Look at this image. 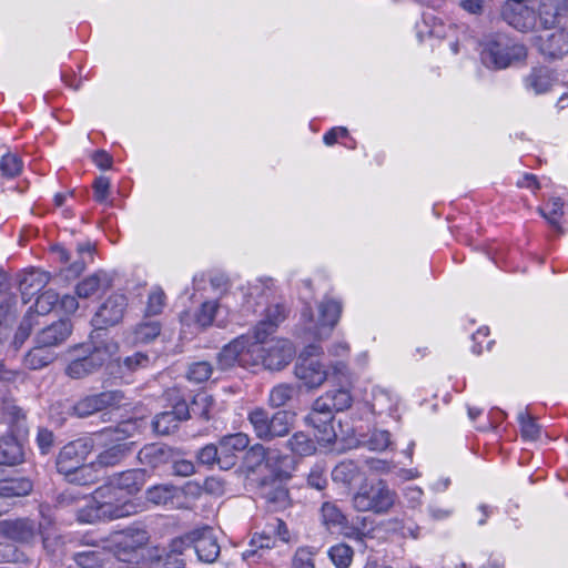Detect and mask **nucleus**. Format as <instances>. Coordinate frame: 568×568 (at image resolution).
Masks as SVG:
<instances>
[{
  "label": "nucleus",
  "mask_w": 568,
  "mask_h": 568,
  "mask_svg": "<svg viewBox=\"0 0 568 568\" xmlns=\"http://www.w3.org/2000/svg\"><path fill=\"white\" fill-rule=\"evenodd\" d=\"M135 513V505L111 484L97 488L91 499L78 510L81 523L92 524L98 520H113Z\"/></svg>",
  "instance_id": "1"
},
{
  "label": "nucleus",
  "mask_w": 568,
  "mask_h": 568,
  "mask_svg": "<svg viewBox=\"0 0 568 568\" xmlns=\"http://www.w3.org/2000/svg\"><path fill=\"white\" fill-rule=\"evenodd\" d=\"M397 494L383 479L363 480L352 495V507L358 513L387 514L395 505Z\"/></svg>",
  "instance_id": "2"
},
{
  "label": "nucleus",
  "mask_w": 568,
  "mask_h": 568,
  "mask_svg": "<svg viewBox=\"0 0 568 568\" xmlns=\"http://www.w3.org/2000/svg\"><path fill=\"white\" fill-rule=\"evenodd\" d=\"M343 311L342 302L325 296L317 305V315L306 306L302 312V324L305 337L322 341L331 336Z\"/></svg>",
  "instance_id": "3"
},
{
  "label": "nucleus",
  "mask_w": 568,
  "mask_h": 568,
  "mask_svg": "<svg viewBox=\"0 0 568 568\" xmlns=\"http://www.w3.org/2000/svg\"><path fill=\"white\" fill-rule=\"evenodd\" d=\"M293 419L294 415L287 410L270 413L264 407H254L247 413L252 432L262 442L287 436L293 427Z\"/></svg>",
  "instance_id": "4"
},
{
  "label": "nucleus",
  "mask_w": 568,
  "mask_h": 568,
  "mask_svg": "<svg viewBox=\"0 0 568 568\" xmlns=\"http://www.w3.org/2000/svg\"><path fill=\"white\" fill-rule=\"evenodd\" d=\"M527 55L526 47L503 33L489 36L484 42L481 61L488 68L505 69L511 63L523 61Z\"/></svg>",
  "instance_id": "5"
},
{
  "label": "nucleus",
  "mask_w": 568,
  "mask_h": 568,
  "mask_svg": "<svg viewBox=\"0 0 568 568\" xmlns=\"http://www.w3.org/2000/svg\"><path fill=\"white\" fill-rule=\"evenodd\" d=\"M294 355L293 344L285 338H273L268 342L262 339L252 344L253 367L281 371L292 362Z\"/></svg>",
  "instance_id": "6"
},
{
  "label": "nucleus",
  "mask_w": 568,
  "mask_h": 568,
  "mask_svg": "<svg viewBox=\"0 0 568 568\" xmlns=\"http://www.w3.org/2000/svg\"><path fill=\"white\" fill-rule=\"evenodd\" d=\"M124 399V393L120 389L105 390L85 396L77 403L67 402L65 409L69 415L84 418L103 409L120 407Z\"/></svg>",
  "instance_id": "7"
},
{
  "label": "nucleus",
  "mask_w": 568,
  "mask_h": 568,
  "mask_svg": "<svg viewBox=\"0 0 568 568\" xmlns=\"http://www.w3.org/2000/svg\"><path fill=\"white\" fill-rule=\"evenodd\" d=\"M322 352L320 345L310 344L304 348L295 364L294 374L307 388H317L327 379L326 369L314 358Z\"/></svg>",
  "instance_id": "8"
},
{
  "label": "nucleus",
  "mask_w": 568,
  "mask_h": 568,
  "mask_svg": "<svg viewBox=\"0 0 568 568\" xmlns=\"http://www.w3.org/2000/svg\"><path fill=\"white\" fill-rule=\"evenodd\" d=\"M529 2L530 0H507L501 9L504 21L520 32L532 30L537 16Z\"/></svg>",
  "instance_id": "9"
},
{
  "label": "nucleus",
  "mask_w": 568,
  "mask_h": 568,
  "mask_svg": "<svg viewBox=\"0 0 568 568\" xmlns=\"http://www.w3.org/2000/svg\"><path fill=\"white\" fill-rule=\"evenodd\" d=\"M217 365L222 371L235 365L253 368L252 344H248V339L244 336L233 339L217 354Z\"/></svg>",
  "instance_id": "10"
},
{
  "label": "nucleus",
  "mask_w": 568,
  "mask_h": 568,
  "mask_svg": "<svg viewBox=\"0 0 568 568\" xmlns=\"http://www.w3.org/2000/svg\"><path fill=\"white\" fill-rule=\"evenodd\" d=\"M93 449V442L90 437H81L68 443L60 450L57 458V469L62 475L75 470L87 459Z\"/></svg>",
  "instance_id": "11"
},
{
  "label": "nucleus",
  "mask_w": 568,
  "mask_h": 568,
  "mask_svg": "<svg viewBox=\"0 0 568 568\" xmlns=\"http://www.w3.org/2000/svg\"><path fill=\"white\" fill-rule=\"evenodd\" d=\"M128 300L123 294L109 296L92 317V324L98 329H104L119 324L125 313Z\"/></svg>",
  "instance_id": "12"
},
{
  "label": "nucleus",
  "mask_w": 568,
  "mask_h": 568,
  "mask_svg": "<svg viewBox=\"0 0 568 568\" xmlns=\"http://www.w3.org/2000/svg\"><path fill=\"white\" fill-rule=\"evenodd\" d=\"M539 52L548 59H560L568 53V31L565 29L545 30L536 38Z\"/></svg>",
  "instance_id": "13"
},
{
  "label": "nucleus",
  "mask_w": 568,
  "mask_h": 568,
  "mask_svg": "<svg viewBox=\"0 0 568 568\" xmlns=\"http://www.w3.org/2000/svg\"><path fill=\"white\" fill-rule=\"evenodd\" d=\"M120 494L128 499L139 493L146 481V473L144 469L135 468L111 475L108 480Z\"/></svg>",
  "instance_id": "14"
},
{
  "label": "nucleus",
  "mask_w": 568,
  "mask_h": 568,
  "mask_svg": "<svg viewBox=\"0 0 568 568\" xmlns=\"http://www.w3.org/2000/svg\"><path fill=\"white\" fill-rule=\"evenodd\" d=\"M251 439L244 433H235L223 436L219 440V449L221 454V469L227 470L236 463V453L248 447Z\"/></svg>",
  "instance_id": "15"
},
{
  "label": "nucleus",
  "mask_w": 568,
  "mask_h": 568,
  "mask_svg": "<svg viewBox=\"0 0 568 568\" xmlns=\"http://www.w3.org/2000/svg\"><path fill=\"white\" fill-rule=\"evenodd\" d=\"M193 548L197 559L202 562L212 564L220 556V545L213 530L209 527L193 530Z\"/></svg>",
  "instance_id": "16"
},
{
  "label": "nucleus",
  "mask_w": 568,
  "mask_h": 568,
  "mask_svg": "<svg viewBox=\"0 0 568 568\" xmlns=\"http://www.w3.org/2000/svg\"><path fill=\"white\" fill-rule=\"evenodd\" d=\"M1 530L9 539L29 544L39 535V525L30 519L4 521Z\"/></svg>",
  "instance_id": "17"
},
{
  "label": "nucleus",
  "mask_w": 568,
  "mask_h": 568,
  "mask_svg": "<svg viewBox=\"0 0 568 568\" xmlns=\"http://www.w3.org/2000/svg\"><path fill=\"white\" fill-rule=\"evenodd\" d=\"M280 459L281 456L275 449L264 447L262 444H255L246 450L244 464L251 471H255L262 465L274 471Z\"/></svg>",
  "instance_id": "18"
},
{
  "label": "nucleus",
  "mask_w": 568,
  "mask_h": 568,
  "mask_svg": "<svg viewBox=\"0 0 568 568\" xmlns=\"http://www.w3.org/2000/svg\"><path fill=\"white\" fill-rule=\"evenodd\" d=\"M174 457V450L164 444H148L138 453L139 462L152 469L169 464Z\"/></svg>",
  "instance_id": "19"
},
{
  "label": "nucleus",
  "mask_w": 568,
  "mask_h": 568,
  "mask_svg": "<svg viewBox=\"0 0 568 568\" xmlns=\"http://www.w3.org/2000/svg\"><path fill=\"white\" fill-rule=\"evenodd\" d=\"M71 332V322L69 320H60L41 329L36 337V343L48 348L59 346L68 339Z\"/></svg>",
  "instance_id": "20"
},
{
  "label": "nucleus",
  "mask_w": 568,
  "mask_h": 568,
  "mask_svg": "<svg viewBox=\"0 0 568 568\" xmlns=\"http://www.w3.org/2000/svg\"><path fill=\"white\" fill-rule=\"evenodd\" d=\"M112 285V277L105 271H97L78 283L75 293L80 298H89L106 292Z\"/></svg>",
  "instance_id": "21"
},
{
  "label": "nucleus",
  "mask_w": 568,
  "mask_h": 568,
  "mask_svg": "<svg viewBox=\"0 0 568 568\" xmlns=\"http://www.w3.org/2000/svg\"><path fill=\"white\" fill-rule=\"evenodd\" d=\"M556 78L547 67H536L524 78V87L536 95L547 93L554 85Z\"/></svg>",
  "instance_id": "22"
},
{
  "label": "nucleus",
  "mask_w": 568,
  "mask_h": 568,
  "mask_svg": "<svg viewBox=\"0 0 568 568\" xmlns=\"http://www.w3.org/2000/svg\"><path fill=\"white\" fill-rule=\"evenodd\" d=\"M161 329L159 321L145 317L126 333V339L132 345L148 344L161 334Z\"/></svg>",
  "instance_id": "23"
},
{
  "label": "nucleus",
  "mask_w": 568,
  "mask_h": 568,
  "mask_svg": "<svg viewBox=\"0 0 568 568\" xmlns=\"http://www.w3.org/2000/svg\"><path fill=\"white\" fill-rule=\"evenodd\" d=\"M262 311L264 317L255 326L257 341L265 339L285 318V308L280 304L270 305Z\"/></svg>",
  "instance_id": "24"
},
{
  "label": "nucleus",
  "mask_w": 568,
  "mask_h": 568,
  "mask_svg": "<svg viewBox=\"0 0 568 568\" xmlns=\"http://www.w3.org/2000/svg\"><path fill=\"white\" fill-rule=\"evenodd\" d=\"M148 541L146 531L141 529H132L129 528L125 531H122L116 537V547L119 551H123L124 557H120L123 561H130L129 557L135 550L144 546ZM121 556V552H119Z\"/></svg>",
  "instance_id": "25"
},
{
  "label": "nucleus",
  "mask_w": 568,
  "mask_h": 568,
  "mask_svg": "<svg viewBox=\"0 0 568 568\" xmlns=\"http://www.w3.org/2000/svg\"><path fill=\"white\" fill-rule=\"evenodd\" d=\"M119 351V345L112 338L101 339L85 346V355L99 371Z\"/></svg>",
  "instance_id": "26"
},
{
  "label": "nucleus",
  "mask_w": 568,
  "mask_h": 568,
  "mask_svg": "<svg viewBox=\"0 0 568 568\" xmlns=\"http://www.w3.org/2000/svg\"><path fill=\"white\" fill-rule=\"evenodd\" d=\"M134 449L133 442H121L104 448L99 453L95 464L101 467H113L119 465Z\"/></svg>",
  "instance_id": "27"
},
{
  "label": "nucleus",
  "mask_w": 568,
  "mask_h": 568,
  "mask_svg": "<svg viewBox=\"0 0 568 568\" xmlns=\"http://www.w3.org/2000/svg\"><path fill=\"white\" fill-rule=\"evenodd\" d=\"M50 275L41 270H30L20 278L19 290L27 303L32 296L40 292L49 283Z\"/></svg>",
  "instance_id": "28"
},
{
  "label": "nucleus",
  "mask_w": 568,
  "mask_h": 568,
  "mask_svg": "<svg viewBox=\"0 0 568 568\" xmlns=\"http://www.w3.org/2000/svg\"><path fill=\"white\" fill-rule=\"evenodd\" d=\"M364 473L354 460H343L332 470V479L345 486H352L363 477Z\"/></svg>",
  "instance_id": "29"
},
{
  "label": "nucleus",
  "mask_w": 568,
  "mask_h": 568,
  "mask_svg": "<svg viewBox=\"0 0 568 568\" xmlns=\"http://www.w3.org/2000/svg\"><path fill=\"white\" fill-rule=\"evenodd\" d=\"M300 388L295 385L281 383L271 388L267 404L271 408H281L298 397Z\"/></svg>",
  "instance_id": "30"
},
{
  "label": "nucleus",
  "mask_w": 568,
  "mask_h": 568,
  "mask_svg": "<svg viewBox=\"0 0 568 568\" xmlns=\"http://www.w3.org/2000/svg\"><path fill=\"white\" fill-rule=\"evenodd\" d=\"M23 460L21 444L13 437L7 436L0 439V465L14 466Z\"/></svg>",
  "instance_id": "31"
},
{
  "label": "nucleus",
  "mask_w": 568,
  "mask_h": 568,
  "mask_svg": "<svg viewBox=\"0 0 568 568\" xmlns=\"http://www.w3.org/2000/svg\"><path fill=\"white\" fill-rule=\"evenodd\" d=\"M54 361V354L45 346L37 344L23 358V365L32 371L42 369Z\"/></svg>",
  "instance_id": "32"
},
{
  "label": "nucleus",
  "mask_w": 568,
  "mask_h": 568,
  "mask_svg": "<svg viewBox=\"0 0 568 568\" xmlns=\"http://www.w3.org/2000/svg\"><path fill=\"white\" fill-rule=\"evenodd\" d=\"M285 445L291 453L298 456H311L316 452V443L304 432L294 433Z\"/></svg>",
  "instance_id": "33"
},
{
  "label": "nucleus",
  "mask_w": 568,
  "mask_h": 568,
  "mask_svg": "<svg viewBox=\"0 0 568 568\" xmlns=\"http://www.w3.org/2000/svg\"><path fill=\"white\" fill-rule=\"evenodd\" d=\"M540 215L547 220L549 225L559 234H564L559 220L564 215V202L560 197H551L545 206L538 207Z\"/></svg>",
  "instance_id": "34"
},
{
  "label": "nucleus",
  "mask_w": 568,
  "mask_h": 568,
  "mask_svg": "<svg viewBox=\"0 0 568 568\" xmlns=\"http://www.w3.org/2000/svg\"><path fill=\"white\" fill-rule=\"evenodd\" d=\"M32 490V483L27 478H9L0 481V497L26 496Z\"/></svg>",
  "instance_id": "35"
},
{
  "label": "nucleus",
  "mask_w": 568,
  "mask_h": 568,
  "mask_svg": "<svg viewBox=\"0 0 568 568\" xmlns=\"http://www.w3.org/2000/svg\"><path fill=\"white\" fill-rule=\"evenodd\" d=\"M148 501L154 505H166L178 495V488L171 484H161L150 487L146 493Z\"/></svg>",
  "instance_id": "36"
},
{
  "label": "nucleus",
  "mask_w": 568,
  "mask_h": 568,
  "mask_svg": "<svg viewBox=\"0 0 568 568\" xmlns=\"http://www.w3.org/2000/svg\"><path fill=\"white\" fill-rule=\"evenodd\" d=\"M98 466L94 463L84 464L82 463L75 470H71L70 473H63L62 475L65 479L75 485L85 486L94 483L98 478L94 467Z\"/></svg>",
  "instance_id": "37"
},
{
  "label": "nucleus",
  "mask_w": 568,
  "mask_h": 568,
  "mask_svg": "<svg viewBox=\"0 0 568 568\" xmlns=\"http://www.w3.org/2000/svg\"><path fill=\"white\" fill-rule=\"evenodd\" d=\"M362 445L372 452H385L393 446L392 435L388 430L374 429L363 439Z\"/></svg>",
  "instance_id": "38"
},
{
  "label": "nucleus",
  "mask_w": 568,
  "mask_h": 568,
  "mask_svg": "<svg viewBox=\"0 0 568 568\" xmlns=\"http://www.w3.org/2000/svg\"><path fill=\"white\" fill-rule=\"evenodd\" d=\"M108 555L103 550H85L74 554L73 558L81 568H102Z\"/></svg>",
  "instance_id": "39"
},
{
  "label": "nucleus",
  "mask_w": 568,
  "mask_h": 568,
  "mask_svg": "<svg viewBox=\"0 0 568 568\" xmlns=\"http://www.w3.org/2000/svg\"><path fill=\"white\" fill-rule=\"evenodd\" d=\"M322 523L328 528L341 527L346 524V517L336 504L326 501L321 507Z\"/></svg>",
  "instance_id": "40"
},
{
  "label": "nucleus",
  "mask_w": 568,
  "mask_h": 568,
  "mask_svg": "<svg viewBox=\"0 0 568 568\" xmlns=\"http://www.w3.org/2000/svg\"><path fill=\"white\" fill-rule=\"evenodd\" d=\"M151 359L146 353L136 352L123 359H118V365L122 374H131L139 369L149 367Z\"/></svg>",
  "instance_id": "41"
},
{
  "label": "nucleus",
  "mask_w": 568,
  "mask_h": 568,
  "mask_svg": "<svg viewBox=\"0 0 568 568\" xmlns=\"http://www.w3.org/2000/svg\"><path fill=\"white\" fill-rule=\"evenodd\" d=\"M354 551L346 544H336L328 550V557L336 568H348L353 560Z\"/></svg>",
  "instance_id": "42"
},
{
  "label": "nucleus",
  "mask_w": 568,
  "mask_h": 568,
  "mask_svg": "<svg viewBox=\"0 0 568 568\" xmlns=\"http://www.w3.org/2000/svg\"><path fill=\"white\" fill-rule=\"evenodd\" d=\"M98 369L87 355L73 359L65 368V374L75 379L93 374Z\"/></svg>",
  "instance_id": "43"
},
{
  "label": "nucleus",
  "mask_w": 568,
  "mask_h": 568,
  "mask_svg": "<svg viewBox=\"0 0 568 568\" xmlns=\"http://www.w3.org/2000/svg\"><path fill=\"white\" fill-rule=\"evenodd\" d=\"M23 168L21 159L14 153H7L0 160V172L3 178L13 179L18 176Z\"/></svg>",
  "instance_id": "44"
},
{
  "label": "nucleus",
  "mask_w": 568,
  "mask_h": 568,
  "mask_svg": "<svg viewBox=\"0 0 568 568\" xmlns=\"http://www.w3.org/2000/svg\"><path fill=\"white\" fill-rule=\"evenodd\" d=\"M373 409L377 410L379 414L392 412L396 405L397 400L393 397V395L383 388L374 389L373 393Z\"/></svg>",
  "instance_id": "45"
},
{
  "label": "nucleus",
  "mask_w": 568,
  "mask_h": 568,
  "mask_svg": "<svg viewBox=\"0 0 568 568\" xmlns=\"http://www.w3.org/2000/svg\"><path fill=\"white\" fill-rule=\"evenodd\" d=\"M314 417V422H305V424L317 429L321 440L332 443L336 437L332 426L333 418H325L322 414H316Z\"/></svg>",
  "instance_id": "46"
},
{
  "label": "nucleus",
  "mask_w": 568,
  "mask_h": 568,
  "mask_svg": "<svg viewBox=\"0 0 568 568\" xmlns=\"http://www.w3.org/2000/svg\"><path fill=\"white\" fill-rule=\"evenodd\" d=\"M178 420L169 410L155 415L152 426L156 434L168 435L178 428Z\"/></svg>",
  "instance_id": "47"
},
{
  "label": "nucleus",
  "mask_w": 568,
  "mask_h": 568,
  "mask_svg": "<svg viewBox=\"0 0 568 568\" xmlns=\"http://www.w3.org/2000/svg\"><path fill=\"white\" fill-rule=\"evenodd\" d=\"M325 394L329 396L331 406L335 412H343L352 406L353 397L347 388L332 389Z\"/></svg>",
  "instance_id": "48"
},
{
  "label": "nucleus",
  "mask_w": 568,
  "mask_h": 568,
  "mask_svg": "<svg viewBox=\"0 0 568 568\" xmlns=\"http://www.w3.org/2000/svg\"><path fill=\"white\" fill-rule=\"evenodd\" d=\"M334 408L331 406L329 396L326 394L314 400L311 412L305 416V422H314L316 414L324 415L325 418H334Z\"/></svg>",
  "instance_id": "49"
},
{
  "label": "nucleus",
  "mask_w": 568,
  "mask_h": 568,
  "mask_svg": "<svg viewBox=\"0 0 568 568\" xmlns=\"http://www.w3.org/2000/svg\"><path fill=\"white\" fill-rule=\"evenodd\" d=\"M518 420L520 424L523 438L528 440H536L539 437L540 427L527 412H520L518 415Z\"/></svg>",
  "instance_id": "50"
},
{
  "label": "nucleus",
  "mask_w": 568,
  "mask_h": 568,
  "mask_svg": "<svg viewBox=\"0 0 568 568\" xmlns=\"http://www.w3.org/2000/svg\"><path fill=\"white\" fill-rule=\"evenodd\" d=\"M213 373L212 365L209 362H196L190 365L187 379L194 383L206 382Z\"/></svg>",
  "instance_id": "51"
},
{
  "label": "nucleus",
  "mask_w": 568,
  "mask_h": 568,
  "mask_svg": "<svg viewBox=\"0 0 568 568\" xmlns=\"http://www.w3.org/2000/svg\"><path fill=\"white\" fill-rule=\"evenodd\" d=\"M213 399L205 393L196 394L191 404V410L194 416H199L205 420L210 418V409Z\"/></svg>",
  "instance_id": "52"
},
{
  "label": "nucleus",
  "mask_w": 568,
  "mask_h": 568,
  "mask_svg": "<svg viewBox=\"0 0 568 568\" xmlns=\"http://www.w3.org/2000/svg\"><path fill=\"white\" fill-rule=\"evenodd\" d=\"M196 458L199 464L206 465V466H213L217 465L221 468V454L219 446L214 444H209L202 447L197 454Z\"/></svg>",
  "instance_id": "53"
},
{
  "label": "nucleus",
  "mask_w": 568,
  "mask_h": 568,
  "mask_svg": "<svg viewBox=\"0 0 568 568\" xmlns=\"http://www.w3.org/2000/svg\"><path fill=\"white\" fill-rule=\"evenodd\" d=\"M314 556L315 550L312 547L297 548L292 559V568H315Z\"/></svg>",
  "instance_id": "54"
},
{
  "label": "nucleus",
  "mask_w": 568,
  "mask_h": 568,
  "mask_svg": "<svg viewBox=\"0 0 568 568\" xmlns=\"http://www.w3.org/2000/svg\"><path fill=\"white\" fill-rule=\"evenodd\" d=\"M59 294L53 290H48L40 294L36 301V310L39 314H48L54 307L59 306Z\"/></svg>",
  "instance_id": "55"
},
{
  "label": "nucleus",
  "mask_w": 568,
  "mask_h": 568,
  "mask_svg": "<svg viewBox=\"0 0 568 568\" xmlns=\"http://www.w3.org/2000/svg\"><path fill=\"white\" fill-rule=\"evenodd\" d=\"M165 305V294L161 288H154L150 292L145 313L148 316L158 315Z\"/></svg>",
  "instance_id": "56"
},
{
  "label": "nucleus",
  "mask_w": 568,
  "mask_h": 568,
  "mask_svg": "<svg viewBox=\"0 0 568 568\" xmlns=\"http://www.w3.org/2000/svg\"><path fill=\"white\" fill-rule=\"evenodd\" d=\"M217 308L216 302H204L195 315L196 323L202 327L211 325Z\"/></svg>",
  "instance_id": "57"
},
{
  "label": "nucleus",
  "mask_w": 568,
  "mask_h": 568,
  "mask_svg": "<svg viewBox=\"0 0 568 568\" xmlns=\"http://www.w3.org/2000/svg\"><path fill=\"white\" fill-rule=\"evenodd\" d=\"M325 474V468L322 465H314L307 475V485L317 490H323L327 486Z\"/></svg>",
  "instance_id": "58"
},
{
  "label": "nucleus",
  "mask_w": 568,
  "mask_h": 568,
  "mask_svg": "<svg viewBox=\"0 0 568 568\" xmlns=\"http://www.w3.org/2000/svg\"><path fill=\"white\" fill-rule=\"evenodd\" d=\"M172 464L173 474L181 477H187L195 473V465L189 459L179 457V454L174 452V457L170 462Z\"/></svg>",
  "instance_id": "59"
},
{
  "label": "nucleus",
  "mask_w": 568,
  "mask_h": 568,
  "mask_svg": "<svg viewBox=\"0 0 568 568\" xmlns=\"http://www.w3.org/2000/svg\"><path fill=\"white\" fill-rule=\"evenodd\" d=\"M190 547H193V531L184 536L174 538L170 542L169 549L166 551L181 558L184 551Z\"/></svg>",
  "instance_id": "60"
},
{
  "label": "nucleus",
  "mask_w": 568,
  "mask_h": 568,
  "mask_svg": "<svg viewBox=\"0 0 568 568\" xmlns=\"http://www.w3.org/2000/svg\"><path fill=\"white\" fill-rule=\"evenodd\" d=\"M184 560L164 549L158 556L154 568H184Z\"/></svg>",
  "instance_id": "61"
},
{
  "label": "nucleus",
  "mask_w": 568,
  "mask_h": 568,
  "mask_svg": "<svg viewBox=\"0 0 568 568\" xmlns=\"http://www.w3.org/2000/svg\"><path fill=\"white\" fill-rule=\"evenodd\" d=\"M110 180L106 176H99L93 183L94 199L97 202L106 203L110 194Z\"/></svg>",
  "instance_id": "62"
},
{
  "label": "nucleus",
  "mask_w": 568,
  "mask_h": 568,
  "mask_svg": "<svg viewBox=\"0 0 568 568\" xmlns=\"http://www.w3.org/2000/svg\"><path fill=\"white\" fill-rule=\"evenodd\" d=\"M261 534H255L248 548L242 552V558L247 562H255L257 559L263 557L262 549H260L258 545L261 544L260 539Z\"/></svg>",
  "instance_id": "63"
},
{
  "label": "nucleus",
  "mask_w": 568,
  "mask_h": 568,
  "mask_svg": "<svg viewBox=\"0 0 568 568\" xmlns=\"http://www.w3.org/2000/svg\"><path fill=\"white\" fill-rule=\"evenodd\" d=\"M264 496L267 501L276 506L283 507L287 501L288 493L283 486L278 485L270 489L268 491H265Z\"/></svg>",
  "instance_id": "64"
}]
</instances>
